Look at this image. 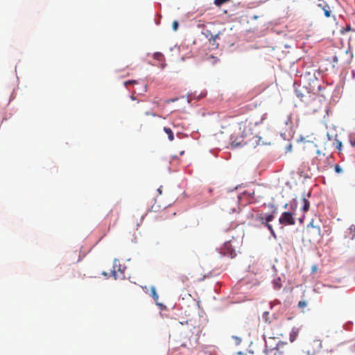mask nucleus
<instances>
[{"mask_svg": "<svg viewBox=\"0 0 355 355\" xmlns=\"http://www.w3.org/2000/svg\"><path fill=\"white\" fill-rule=\"evenodd\" d=\"M349 144L352 146L354 147L355 146V139H353V138H350L349 139Z\"/></svg>", "mask_w": 355, "mask_h": 355, "instance_id": "obj_24", "label": "nucleus"}, {"mask_svg": "<svg viewBox=\"0 0 355 355\" xmlns=\"http://www.w3.org/2000/svg\"><path fill=\"white\" fill-rule=\"evenodd\" d=\"M201 329L198 327L193 328L192 335L189 337V341L182 344V347L193 350L197 348L200 340Z\"/></svg>", "mask_w": 355, "mask_h": 355, "instance_id": "obj_1", "label": "nucleus"}, {"mask_svg": "<svg viewBox=\"0 0 355 355\" xmlns=\"http://www.w3.org/2000/svg\"><path fill=\"white\" fill-rule=\"evenodd\" d=\"M177 101V98H171L166 101V103H170L171 102H175Z\"/></svg>", "mask_w": 355, "mask_h": 355, "instance_id": "obj_27", "label": "nucleus"}, {"mask_svg": "<svg viewBox=\"0 0 355 355\" xmlns=\"http://www.w3.org/2000/svg\"><path fill=\"white\" fill-rule=\"evenodd\" d=\"M299 335V329L294 327L291 329L290 332V336L289 340L291 343L294 342L297 338V336Z\"/></svg>", "mask_w": 355, "mask_h": 355, "instance_id": "obj_6", "label": "nucleus"}, {"mask_svg": "<svg viewBox=\"0 0 355 355\" xmlns=\"http://www.w3.org/2000/svg\"><path fill=\"white\" fill-rule=\"evenodd\" d=\"M224 250L226 254H230L231 257H233L236 254L235 250L232 248V244H231L230 241L225 243Z\"/></svg>", "mask_w": 355, "mask_h": 355, "instance_id": "obj_5", "label": "nucleus"}, {"mask_svg": "<svg viewBox=\"0 0 355 355\" xmlns=\"http://www.w3.org/2000/svg\"><path fill=\"white\" fill-rule=\"evenodd\" d=\"M279 344H277V348H276L277 350H279Z\"/></svg>", "mask_w": 355, "mask_h": 355, "instance_id": "obj_28", "label": "nucleus"}, {"mask_svg": "<svg viewBox=\"0 0 355 355\" xmlns=\"http://www.w3.org/2000/svg\"><path fill=\"white\" fill-rule=\"evenodd\" d=\"M112 275L115 279L121 277V276L123 274V269L121 268L120 264H119V261L116 260L114 261L113 263V269H112Z\"/></svg>", "mask_w": 355, "mask_h": 355, "instance_id": "obj_3", "label": "nucleus"}, {"mask_svg": "<svg viewBox=\"0 0 355 355\" xmlns=\"http://www.w3.org/2000/svg\"><path fill=\"white\" fill-rule=\"evenodd\" d=\"M230 1V0H214V4L216 6L220 7L222 4H225Z\"/></svg>", "mask_w": 355, "mask_h": 355, "instance_id": "obj_15", "label": "nucleus"}, {"mask_svg": "<svg viewBox=\"0 0 355 355\" xmlns=\"http://www.w3.org/2000/svg\"><path fill=\"white\" fill-rule=\"evenodd\" d=\"M211 191H212V189H211V188H209V193H211Z\"/></svg>", "mask_w": 355, "mask_h": 355, "instance_id": "obj_29", "label": "nucleus"}, {"mask_svg": "<svg viewBox=\"0 0 355 355\" xmlns=\"http://www.w3.org/2000/svg\"><path fill=\"white\" fill-rule=\"evenodd\" d=\"M336 144H337V146H336V148H337V149H338V150L340 151L342 146L341 141L337 139L336 140Z\"/></svg>", "mask_w": 355, "mask_h": 355, "instance_id": "obj_22", "label": "nucleus"}, {"mask_svg": "<svg viewBox=\"0 0 355 355\" xmlns=\"http://www.w3.org/2000/svg\"><path fill=\"white\" fill-rule=\"evenodd\" d=\"M274 218L275 216L273 214H269L266 216V217H265V223L271 222L274 220Z\"/></svg>", "mask_w": 355, "mask_h": 355, "instance_id": "obj_18", "label": "nucleus"}, {"mask_svg": "<svg viewBox=\"0 0 355 355\" xmlns=\"http://www.w3.org/2000/svg\"><path fill=\"white\" fill-rule=\"evenodd\" d=\"M178 21H173V23H172V28H173V30L176 31L178 30Z\"/></svg>", "mask_w": 355, "mask_h": 355, "instance_id": "obj_20", "label": "nucleus"}, {"mask_svg": "<svg viewBox=\"0 0 355 355\" xmlns=\"http://www.w3.org/2000/svg\"><path fill=\"white\" fill-rule=\"evenodd\" d=\"M157 191H159V193H162V191H161L160 189H158V190H157Z\"/></svg>", "mask_w": 355, "mask_h": 355, "instance_id": "obj_33", "label": "nucleus"}, {"mask_svg": "<svg viewBox=\"0 0 355 355\" xmlns=\"http://www.w3.org/2000/svg\"><path fill=\"white\" fill-rule=\"evenodd\" d=\"M256 220L260 222L261 225H264L265 224V218L261 214H259L256 216Z\"/></svg>", "mask_w": 355, "mask_h": 355, "instance_id": "obj_14", "label": "nucleus"}, {"mask_svg": "<svg viewBox=\"0 0 355 355\" xmlns=\"http://www.w3.org/2000/svg\"><path fill=\"white\" fill-rule=\"evenodd\" d=\"M150 292H151V297H153V298H154L155 301L156 302V304H158V303H157L158 295L156 292V288L155 287H151Z\"/></svg>", "mask_w": 355, "mask_h": 355, "instance_id": "obj_10", "label": "nucleus"}, {"mask_svg": "<svg viewBox=\"0 0 355 355\" xmlns=\"http://www.w3.org/2000/svg\"><path fill=\"white\" fill-rule=\"evenodd\" d=\"M309 230L313 234H318V236H320V229L319 226H314L311 224V228Z\"/></svg>", "mask_w": 355, "mask_h": 355, "instance_id": "obj_8", "label": "nucleus"}, {"mask_svg": "<svg viewBox=\"0 0 355 355\" xmlns=\"http://www.w3.org/2000/svg\"><path fill=\"white\" fill-rule=\"evenodd\" d=\"M317 270V266L315 265L313 266V267H311V272H315Z\"/></svg>", "mask_w": 355, "mask_h": 355, "instance_id": "obj_25", "label": "nucleus"}, {"mask_svg": "<svg viewBox=\"0 0 355 355\" xmlns=\"http://www.w3.org/2000/svg\"><path fill=\"white\" fill-rule=\"evenodd\" d=\"M183 153H184V152H183V151H182V152L180 153V155H182Z\"/></svg>", "mask_w": 355, "mask_h": 355, "instance_id": "obj_34", "label": "nucleus"}, {"mask_svg": "<svg viewBox=\"0 0 355 355\" xmlns=\"http://www.w3.org/2000/svg\"><path fill=\"white\" fill-rule=\"evenodd\" d=\"M347 31H349V30H350V28H349V26H347Z\"/></svg>", "mask_w": 355, "mask_h": 355, "instance_id": "obj_32", "label": "nucleus"}, {"mask_svg": "<svg viewBox=\"0 0 355 355\" xmlns=\"http://www.w3.org/2000/svg\"><path fill=\"white\" fill-rule=\"evenodd\" d=\"M136 83H137L136 80H127L125 82V87H128L130 85H133V84H136Z\"/></svg>", "mask_w": 355, "mask_h": 355, "instance_id": "obj_21", "label": "nucleus"}, {"mask_svg": "<svg viewBox=\"0 0 355 355\" xmlns=\"http://www.w3.org/2000/svg\"><path fill=\"white\" fill-rule=\"evenodd\" d=\"M261 318L263 320L264 322L270 323V313L268 311H265L263 313H262Z\"/></svg>", "mask_w": 355, "mask_h": 355, "instance_id": "obj_11", "label": "nucleus"}, {"mask_svg": "<svg viewBox=\"0 0 355 355\" xmlns=\"http://www.w3.org/2000/svg\"><path fill=\"white\" fill-rule=\"evenodd\" d=\"M279 223L283 225H294L295 220L291 212H283L279 219Z\"/></svg>", "mask_w": 355, "mask_h": 355, "instance_id": "obj_2", "label": "nucleus"}, {"mask_svg": "<svg viewBox=\"0 0 355 355\" xmlns=\"http://www.w3.org/2000/svg\"><path fill=\"white\" fill-rule=\"evenodd\" d=\"M306 306V301H300L298 303V307L300 309H304Z\"/></svg>", "mask_w": 355, "mask_h": 355, "instance_id": "obj_19", "label": "nucleus"}, {"mask_svg": "<svg viewBox=\"0 0 355 355\" xmlns=\"http://www.w3.org/2000/svg\"><path fill=\"white\" fill-rule=\"evenodd\" d=\"M318 153V157L315 158L313 161H314V164H316V166H319V164H320L319 162H318L319 157H324V153H321L319 150H318V153Z\"/></svg>", "mask_w": 355, "mask_h": 355, "instance_id": "obj_16", "label": "nucleus"}, {"mask_svg": "<svg viewBox=\"0 0 355 355\" xmlns=\"http://www.w3.org/2000/svg\"><path fill=\"white\" fill-rule=\"evenodd\" d=\"M166 62H161L160 67H161L162 69H164V68L166 67Z\"/></svg>", "mask_w": 355, "mask_h": 355, "instance_id": "obj_26", "label": "nucleus"}, {"mask_svg": "<svg viewBox=\"0 0 355 355\" xmlns=\"http://www.w3.org/2000/svg\"><path fill=\"white\" fill-rule=\"evenodd\" d=\"M163 130H164L165 132L166 133V135L168 136V139H169L170 141H173L175 139V137L173 136V131L171 130V129L170 128L164 127V128H163Z\"/></svg>", "mask_w": 355, "mask_h": 355, "instance_id": "obj_7", "label": "nucleus"}, {"mask_svg": "<svg viewBox=\"0 0 355 355\" xmlns=\"http://www.w3.org/2000/svg\"><path fill=\"white\" fill-rule=\"evenodd\" d=\"M318 6L324 10L325 17H330L331 10L328 3H327L324 1L319 0V3H318Z\"/></svg>", "mask_w": 355, "mask_h": 355, "instance_id": "obj_4", "label": "nucleus"}, {"mask_svg": "<svg viewBox=\"0 0 355 355\" xmlns=\"http://www.w3.org/2000/svg\"><path fill=\"white\" fill-rule=\"evenodd\" d=\"M103 275L104 276H107V273H106V272H103Z\"/></svg>", "mask_w": 355, "mask_h": 355, "instance_id": "obj_30", "label": "nucleus"}, {"mask_svg": "<svg viewBox=\"0 0 355 355\" xmlns=\"http://www.w3.org/2000/svg\"><path fill=\"white\" fill-rule=\"evenodd\" d=\"M303 200H304V206H303V207H302V209H303V211H304V212H306V211H309V205H310V204H309V200H306V199H305V198H304V199H303Z\"/></svg>", "mask_w": 355, "mask_h": 355, "instance_id": "obj_13", "label": "nucleus"}, {"mask_svg": "<svg viewBox=\"0 0 355 355\" xmlns=\"http://www.w3.org/2000/svg\"><path fill=\"white\" fill-rule=\"evenodd\" d=\"M153 56H154V58L159 62H165L164 55L160 52H155Z\"/></svg>", "mask_w": 355, "mask_h": 355, "instance_id": "obj_9", "label": "nucleus"}, {"mask_svg": "<svg viewBox=\"0 0 355 355\" xmlns=\"http://www.w3.org/2000/svg\"><path fill=\"white\" fill-rule=\"evenodd\" d=\"M266 227H267L273 237L276 238V234L275 233L274 229H272V225L270 224V223H266L263 225Z\"/></svg>", "mask_w": 355, "mask_h": 355, "instance_id": "obj_12", "label": "nucleus"}, {"mask_svg": "<svg viewBox=\"0 0 355 355\" xmlns=\"http://www.w3.org/2000/svg\"><path fill=\"white\" fill-rule=\"evenodd\" d=\"M335 171H336V173H340L342 172V169L339 165L335 166Z\"/></svg>", "mask_w": 355, "mask_h": 355, "instance_id": "obj_23", "label": "nucleus"}, {"mask_svg": "<svg viewBox=\"0 0 355 355\" xmlns=\"http://www.w3.org/2000/svg\"><path fill=\"white\" fill-rule=\"evenodd\" d=\"M220 33H216V35H211V37L209 38V41L216 42V40L220 39Z\"/></svg>", "mask_w": 355, "mask_h": 355, "instance_id": "obj_17", "label": "nucleus"}, {"mask_svg": "<svg viewBox=\"0 0 355 355\" xmlns=\"http://www.w3.org/2000/svg\"><path fill=\"white\" fill-rule=\"evenodd\" d=\"M131 98H132V100H135V97H134V96H132Z\"/></svg>", "mask_w": 355, "mask_h": 355, "instance_id": "obj_31", "label": "nucleus"}]
</instances>
